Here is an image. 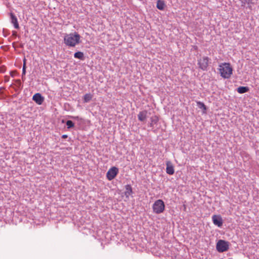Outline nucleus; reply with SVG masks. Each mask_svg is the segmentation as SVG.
<instances>
[{
	"label": "nucleus",
	"instance_id": "1",
	"mask_svg": "<svg viewBox=\"0 0 259 259\" xmlns=\"http://www.w3.org/2000/svg\"><path fill=\"white\" fill-rule=\"evenodd\" d=\"M81 36L77 32L65 34L64 37V44L70 47H74L80 43Z\"/></svg>",
	"mask_w": 259,
	"mask_h": 259
},
{
	"label": "nucleus",
	"instance_id": "2",
	"mask_svg": "<svg viewBox=\"0 0 259 259\" xmlns=\"http://www.w3.org/2000/svg\"><path fill=\"white\" fill-rule=\"evenodd\" d=\"M218 71L220 76L224 79H229L233 74V68L230 63H221L219 65Z\"/></svg>",
	"mask_w": 259,
	"mask_h": 259
},
{
	"label": "nucleus",
	"instance_id": "3",
	"mask_svg": "<svg viewBox=\"0 0 259 259\" xmlns=\"http://www.w3.org/2000/svg\"><path fill=\"white\" fill-rule=\"evenodd\" d=\"M164 202L161 199L155 201L152 206L153 212L157 214L162 213L164 211Z\"/></svg>",
	"mask_w": 259,
	"mask_h": 259
},
{
	"label": "nucleus",
	"instance_id": "4",
	"mask_svg": "<svg viewBox=\"0 0 259 259\" xmlns=\"http://www.w3.org/2000/svg\"><path fill=\"white\" fill-rule=\"evenodd\" d=\"M209 58L206 56H203L198 59L197 64L199 68L203 71L206 70L209 65Z\"/></svg>",
	"mask_w": 259,
	"mask_h": 259
},
{
	"label": "nucleus",
	"instance_id": "5",
	"mask_svg": "<svg viewBox=\"0 0 259 259\" xmlns=\"http://www.w3.org/2000/svg\"><path fill=\"white\" fill-rule=\"evenodd\" d=\"M229 243L223 240H220L217 243L216 248L219 252L226 251L229 249Z\"/></svg>",
	"mask_w": 259,
	"mask_h": 259
},
{
	"label": "nucleus",
	"instance_id": "6",
	"mask_svg": "<svg viewBox=\"0 0 259 259\" xmlns=\"http://www.w3.org/2000/svg\"><path fill=\"white\" fill-rule=\"evenodd\" d=\"M118 168L115 166H113L109 169L107 174L106 177L109 181L113 180L118 174Z\"/></svg>",
	"mask_w": 259,
	"mask_h": 259
},
{
	"label": "nucleus",
	"instance_id": "7",
	"mask_svg": "<svg viewBox=\"0 0 259 259\" xmlns=\"http://www.w3.org/2000/svg\"><path fill=\"white\" fill-rule=\"evenodd\" d=\"M213 223L218 226L219 227H222L223 225V220L222 217L219 215H213L212 217Z\"/></svg>",
	"mask_w": 259,
	"mask_h": 259
},
{
	"label": "nucleus",
	"instance_id": "8",
	"mask_svg": "<svg viewBox=\"0 0 259 259\" xmlns=\"http://www.w3.org/2000/svg\"><path fill=\"white\" fill-rule=\"evenodd\" d=\"M32 99L38 105H41L44 101V97L39 93L35 94L32 97Z\"/></svg>",
	"mask_w": 259,
	"mask_h": 259
},
{
	"label": "nucleus",
	"instance_id": "9",
	"mask_svg": "<svg viewBox=\"0 0 259 259\" xmlns=\"http://www.w3.org/2000/svg\"><path fill=\"white\" fill-rule=\"evenodd\" d=\"M166 173L169 175H173L175 172L174 167L172 165V163L170 161H167L166 162Z\"/></svg>",
	"mask_w": 259,
	"mask_h": 259
},
{
	"label": "nucleus",
	"instance_id": "10",
	"mask_svg": "<svg viewBox=\"0 0 259 259\" xmlns=\"http://www.w3.org/2000/svg\"><path fill=\"white\" fill-rule=\"evenodd\" d=\"M241 3V6L243 7H245L246 5H247V7L249 9H251L252 5H254V2H252V0H239Z\"/></svg>",
	"mask_w": 259,
	"mask_h": 259
},
{
	"label": "nucleus",
	"instance_id": "11",
	"mask_svg": "<svg viewBox=\"0 0 259 259\" xmlns=\"http://www.w3.org/2000/svg\"><path fill=\"white\" fill-rule=\"evenodd\" d=\"M147 111L144 110L140 112L138 115V119L141 121H144L147 118Z\"/></svg>",
	"mask_w": 259,
	"mask_h": 259
},
{
	"label": "nucleus",
	"instance_id": "12",
	"mask_svg": "<svg viewBox=\"0 0 259 259\" xmlns=\"http://www.w3.org/2000/svg\"><path fill=\"white\" fill-rule=\"evenodd\" d=\"M10 16H11L12 23L13 24L14 27L15 28L18 29L19 28V23L18 22L17 18L13 13H11Z\"/></svg>",
	"mask_w": 259,
	"mask_h": 259
},
{
	"label": "nucleus",
	"instance_id": "13",
	"mask_svg": "<svg viewBox=\"0 0 259 259\" xmlns=\"http://www.w3.org/2000/svg\"><path fill=\"white\" fill-rule=\"evenodd\" d=\"M125 191L124 192L125 196L126 198H128L129 196L133 193V190L130 185H126L125 187Z\"/></svg>",
	"mask_w": 259,
	"mask_h": 259
},
{
	"label": "nucleus",
	"instance_id": "14",
	"mask_svg": "<svg viewBox=\"0 0 259 259\" xmlns=\"http://www.w3.org/2000/svg\"><path fill=\"white\" fill-rule=\"evenodd\" d=\"M237 91L240 94H243L249 91V88L247 87H239L237 88Z\"/></svg>",
	"mask_w": 259,
	"mask_h": 259
},
{
	"label": "nucleus",
	"instance_id": "15",
	"mask_svg": "<svg viewBox=\"0 0 259 259\" xmlns=\"http://www.w3.org/2000/svg\"><path fill=\"white\" fill-rule=\"evenodd\" d=\"M156 7L157 9H158L160 10H163L164 9L165 7V4L164 2L158 0L157 2Z\"/></svg>",
	"mask_w": 259,
	"mask_h": 259
},
{
	"label": "nucleus",
	"instance_id": "16",
	"mask_svg": "<svg viewBox=\"0 0 259 259\" xmlns=\"http://www.w3.org/2000/svg\"><path fill=\"white\" fill-rule=\"evenodd\" d=\"M196 103H197V105L198 107L199 108L202 109L203 113H206V107L205 105V104L203 103H202V102H201L200 101H197L196 102Z\"/></svg>",
	"mask_w": 259,
	"mask_h": 259
},
{
	"label": "nucleus",
	"instance_id": "17",
	"mask_svg": "<svg viewBox=\"0 0 259 259\" xmlns=\"http://www.w3.org/2000/svg\"><path fill=\"white\" fill-rule=\"evenodd\" d=\"M150 120H151L150 125H151V126H153V125L156 124L158 122V121H159V118H158V116L155 115V116H152L150 118Z\"/></svg>",
	"mask_w": 259,
	"mask_h": 259
},
{
	"label": "nucleus",
	"instance_id": "18",
	"mask_svg": "<svg viewBox=\"0 0 259 259\" xmlns=\"http://www.w3.org/2000/svg\"><path fill=\"white\" fill-rule=\"evenodd\" d=\"M74 57L75 58H77L80 60H83L84 59V54L81 52H77L74 54Z\"/></svg>",
	"mask_w": 259,
	"mask_h": 259
},
{
	"label": "nucleus",
	"instance_id": "19",
	"mask_svg": "<svg viewBox=\"0 0 259 259\" xmlns=\"http://www.w3.org/2000/svg\"><path fill=\"white\" fill-rule=\"evenodd\" d=\"M93 98V95L91 94H86L83 96V101L85 103L90 102Z\"/></svg>",
	"mask_w": 259,
	"mask_h": 259
},
{
	"label": "nucleus",
	"instance_id": "20",
	"mask_svg": "<svg viewBox=\"0 0 259 259\" xmlns=\"http://www.w3.org/2000/svg\"><path fill=\"white\" fill-rule=\"evenodd\" d=\"M66 125L68 128L74 127V124L71 120H67L66 122Z\"/></svg>",
	"mask_w": 259,
	"mask_h": 259
},
{
	"label": "nucleus",
	"instance_id": "21",
	"mask_svg": "<svg viewBox=\"0 0 259 259\" xmlns=\"http://www.w3.org/2000/svg\"><path fill=\"white\" fill-rule=\"evenodd\" d=\"M26 74V70L22 69V79L24 81L25 79V75Z\"/></svg>",
	"mask_w": 259,
	"mask_h": 259
},
{
	"label": "nucleus",
	"instance_id": "22",
	"mask_svg": "<svg viewBox=\"0 0 259 259\" xmlns=\"http://www.w3.org/2000/svg\"><path fill=\"white\" fill-rule=\"evenodd\" d=\"M26 59L24 58V59L23 60V68H22V69L26 70Z\"/></svg>",
	"mask_w": 259,
	"mask_h": 259
},
{
	"label": "nucleus",
	"instance_id": "23",
	"mask_svg": "<svg viewBox=\"0 0 259 259\" xmlns=\"http://www.w3.org/2000/svg\"><path fill=\"white\" fill-rule=\"evenodd\" d=\"M16 74V71H13L10 72V75L11 76L14 77Z\"/></svg>",
	"mask_w": 259,
	"mask_h": 259
},
{
	"label": "nucleus",
	"instance_id": "24",
	"mask_svg": "<svg viewBox=\"0 0 259 259\" xmlns=\"http://www.w3.org/2000/svg\"><path fill=\"white\" fill-rule=\"evenodd\" d=\"M9 79H10V77L9 76H5V82H8L9 81Z\"/></svg>",
	"mask_w": 259,
	"mask_h": 259
},
{
	"label": "nucleus",
	"instance_id": "25",
	"mask_svg": "<svg viewBox=\"0 0 259 259\" xmlns=\"http://www.w3.org/2000/svg\"><path fill=\"white\" fill-rule=\"evenodd\" d=\"M15 81L17 84H20L21 83V81L20 79H17L15 80Z\"/></svg>",
	"mask_w": 259,
	"mask_h": 259
},
{
	"label": "nucleus",
	"instance_id": "26",
	"mask_svg": "<svg viewBox=\"0 0 259 259\" xmlns=\"http://www.w3.org/2000/svg\"><path fill=\"white\" fill-rule=\"evenodd\" d=\"M16 33H17L16 31H13V35H16Z\"/></svg>",
	"mask_w": 259,
	"mask_h": 259
},
{
	"label": "nucleus",
	"instance_id": "27",
	"mask_svg": "<svg viewBox=\"0 0 259 259\" xmlns=\"http://www.w3.org/2000/svg\"><path fill=\"white\" fill-rule=\"evenodd\" d=\"M67 137V136L66 135H64L62 136V138L64 139L66 138Z\"/></svg>",
	"mask_w": 259,
	"mask_h": 259
},
{
	"label": "nucleus",
	"instance_id": "28",
	"mask_svg": "<svg viewBox=\"0 0 259 259\" xmlns=\"http://www.w3.org/2000/svg\"><path fill=\"white\" fill-rule=\"evenodd\" d=\"M74 118L77 119H79V117L78 116L75 117Z\"/></svg>",
	"mask_w": 259,
	"mask_h": 259
},
{
	"label": "nucleus",
	"instance_id": "29",
	"mask_svg": "<svg viewBox=\"0 0 259 259\" xmlns=\"http://www.w3.org/2000/svg\"><path fill=\"white\" fill-rule=\"evenodd\" d=\"M3 69H1V71L3 72Z\"/></svg>",
	"mask_w": 259,
	"mask_h": 259
},
{
	"label": "nucleus",
	"instance_id": "30",
	"mask_svg": "<svg viewBox=\"0 0 259 259\" xmlns=\"http://www.w3.org/2000/svg\"><path fill=\"white\" fill-rule=\"evenodd\" d=\"M3 69H1V71L3 72Z\"/></svg>",
	"mask_w": 259,
	"mask_h": 259
}]
</instances>
